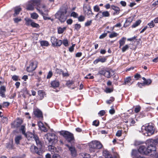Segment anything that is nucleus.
<instances>
[{
  "instance_id": "4",
  "label": "nucleus",
  "mask_w": 158,
  "mask_h": 158,
  "mask_svg": "<svg viewBox=\"0 0 158 158\" xmlns=\"http://www.w3.org/2000/svg\"><path fill=\"white\" fill-rule=\"evenodd\" d=\"M24 136L27 138L28 140H32L34 139L35 141L36 144L41 145V143L40 141L38 136L30 132H27L24 135Z\"/></svg>"
},
{
  "instance_id": "18",
  "label": "nucleus",
  "mask_w": 158,
  "mask_h": 158,
  "mask_svg": "<svg viewBox=\"0 0 158 158\" xmlns=\"http://www.w3.org/2000/svg\"><path fill=\"white\" fill-rule=\"evenodd\" d=\"M131 79L130 77H128L124 79V84L129 85H131L133 82H131Z\"/></svg>"
},
{
  "instance_id": "27",
  "label": "nucleus",
  "mask_w": 158,
  "mask_h": 158,
  "mask_svg": "<svg viewBox=\"0 0 158 158\" xmlns=\"http://www.w3.org/2000/svg\"><path fill=\"white\" fill-rule=\"evenodd\" d=\"M6 147L9 149H12L13 148V145L12 142H10L6 143Z\"/></svg>"
},
{
  "instance_id": "46",
  "label": "nucleus",
  "mask_w": 158,
  "mask_h": 158,
  "mask_svg": "<svg viewBox=\"0 0 158 158\" xmlns=\"http://www.w3.org/2000/svg\"><path fill=\"white\" fill-rule=\"evenodd\" d=\"M118 34L116 32H113L111 33L109 35V37L110 38H113L117 36Z\"/></svg>"
},
{
  "instance_id": "11",
  "label": "nucleus",
  "mask_w": 158,
  "mask_h": 158,
  "mask_svg": "<svg viewBox=\"0 0 158 158\" xmlns=\"http://www.w3.org/2000/svg\"><path fill=\"white\" fill-rule=\"evenodd\" d=\"M30 149L31 152L33 153H36L39 155H41L40 150H38V148L34 145H32L30 147Z\"/></svg>"
},
{
  "instance_id": "13",
  "label": "nucleus",
  "mask_w": 158,
  "mask_h": 158,
  "mask_svg": "<svg viewBox=\"0 0 158 158\" xmlns=\"http://www.w3.org/2000/svg\"><path fill=\"white\" fill-rule=\"evenodd\" d=\"M34 113L35 116L39 119H42L43 118L42 112L38 109H37L34 111Z\"/></svg>"
},
{
  "instance_id": "45",
  "label": "nucleus",
  "mask_w": 158,
  "mask_h": 158,
  "mask_svg": "<svg viewBox=\"0 0 158 158\" xmlns=\"http://www.w3.org/2000/svg\"><path fill=\"white\" fill-rule=\"evenodd\" d=\"M129 46L128 45L126 44L123 46L122 48V51L123 52H125L128 49Z\"/></svg>"
},
{
  "instance_id": "39",
  "label": "nucleus",
  "mask_w": 158,
  "mask_h": 158,
  "mask_svg": "<svg viewBox=\"0 0 158 158\" xmlns=\"http://www.w3.org/2000/svg\"><path fill=\"white\" fill-rule=\"evenodd\" d=\"M151 82H152L151 80L150 79H147V80H146L145 81H144L143 83L141 85H148L150 84H151Z\"/></svg>"
},
{
  "instance_id": "43",
  "label": "nucleus",
  "mask_w": 158,
  "mask_h": 158,
  "mask_svg": "<svg viewBox=\"0 0 158 158\" xmlns=\"http://www.w3.org/2000/svg\"><path fill=\"white\" fill-rule=\"evenodd\" d=\"M113 91V88H106L105 90V92L106 93H109L112 92Z\"/></svg>"
},
{
  "instance_id": "32",
  "label": "nucleus",
  "mask_w": 158,
  "mask_h": 158,
  "mask_svg": "<svg viewBox=\"0 0 158 158\" xmlns=\"http://www.w3.org/2000/svg\"><path fill=\"white\" fill-rule=\"evenodd\" d=\"M19 130L21 132L22 134L24 135L26 133V128L25 125H21L20 127Z\"/></svg>"
},
{
  "instance_id": "53",
  "label": "nucleus",
  "mask_w": 158,
  "mask_h": 158,
  "mask_svg": "<svg viewBox=\"0 0 158 158\" xmlns=\"http://www.w3.org/2000/svg\"><path fill=\"white\" fill-rule=\"evenodd\" d=\"M31 26L35 27L37 28L39 27V25L37 23H36L33 21H32V23H31Z\"/></svg>"
},
{
  "instance_id": "3",
  "label": "nucleus",
  "mask_w": 158,
  "mask_h": 158,
  "mask_svg": "<svg viewBox=\"0 0 158 158\" xmlns=\"http://www.w3.org/2000/svg\"><path fill=\"white\" fill-rule=\"evenodd\" d=\"M44 138L47 140L49 144L52 145L54 144L57 142V137L54 133H48L45 134Z\"/></svg>"
},
{
  "instance_id": "56",
  "label": "nucleus",
  "mask_w": 158,
  "mask_h": 158,
  "mask_svg": "<svg viewBox=\"0 0 158 158\" xmlns=\"http://www.w3.org/2000/svg\"><path fill=\"white\" fill-rule=\"evenodd\" d=\"M62 43L65 46L67 47L68 46V42L67 40H64Z\"/></svg>"
},
{
  "instance_id": "8",
  "label": "nucleus",
  "mask_w": 158,
  "mask_h": 158,
  "mask_svg": "<svg viewBox=\"0 0 158 158\" xmlns=\"http://www.w3.org/2000/svg\"><path fill=\"white\" fill-rule=\"evenodd\" d=\"M151 149L148 148L147 147H146L145 146L141 145L139 146L138 149V152L140 153L147 155L150 153L152 152L150 151Z\"/></svg>"
},
{
  "instance_id": "37",
  "label": "nucleus",
  "mask_w": 158,
  "mask_h": 158,
  "mask_svg": "<svg viewBox=\"0 0 158 158\" xmlns=\"http://www.w3.org/2000/svg\"><path fill=\"white\" fill-rule=\"evenodd\" d=\"M96 19L99 18V19H101L103 18L102 11H100L95 16Z\"/></svg>"
},
{
  "instance_id": "26",
  "label": "nucleus",
  "mask_w": 158,
  "mask_h": 158,
  "mask_svg": "<svg viewBox=\"0 0 158 158\" xmlns=\"http://www.w3.org/2000/svg\"><path fill=\"white\" fill-rule=\"evenodd\" d=\"M15 13H14L13 15L14 16H16L18 15L21 10V8L19 7H16L15 8Z\"/></svg>"
},
{
  "instance_id": "44",
  "label": "nucleus",
  "mask_w": 158,
  "mask_h": 158,
  "mask_svg": "<svg viewBox=\"0 0 158 158\" xmlns=\"http://www.w3.org/2000/svg\"><path fill=\"white\" fill-rule=\"evenodd\" d=\"M42 8L43 9L44 12L45 13H48V12H49V10L46 7V5L45 4L42 5Z\"/></svg>"
},
{
  "instance_id": "1",
  "label": "nucleus",
  "mask_w": 158,
  "mask_h": 158,
  "mask_svg": "<svg viewBox=\"0 0 158 158\" xmlns=\"http://www.w3.org/2000/svg\"><path fill=\"white\" fill-rule=\"evenodd\" d=\"M68 7L67 6H62L55 14V17L61 23L64 22L67 18V15Z\"/></svg>"
},
{
  "instance_id": "23",
  "label": "nucleus",
  "mask_w": 158,
  "mask_h": 158,
  "mask_svg": "<svg viewBox=\"0 0 158 158\" xmlns=\"http://www.w3.org/2000/svg\"><path fill=\"white\" fill-rule=\"evenodd\" d=\"M111 8L114 10V14H118L119 13L120 9L119 8L115 6H111Z\"/></svg>"
},
{
  "instance_id": "48",
  "label": "nucleus",
  "mask_w": 158,
  "mask_h": 158,
  "mask_svg": "<svg viewBox=\"0 0 158 158\" xmlns=\"http://www.w3.org/2000/svg\"><path fill=\"white\" fill-rule=\"evenodd\" d=\"M94 11L97 12H99L100 11V8L99 6L97 5H95L94 6Z\"/></svg>"
},
{
  "instance_id": "64",
  "label": "nucleus",
  "mask_w": 158,
  "mask_h": 158,
  "mask_svg": "<svg viewBox=\"0 0 158 158\" xmlns=\"http://www.w3.org/2000/svg\"><path fill=\"white\" fill-rule=\"evenodd\" d=\"M105 113V112L104 110H102L100 111L98 113V114L101 116H103Z\"/></svg>"
},
{
  "instance_id": "19",
  "label": "nucleus",
  "mask_w": 158,
  "mask_h": 158,
  "mask_svg": "<svg viewBox=\"0 0 158 158\" xmlns=\"http://www.w3.org/2000/svg\"><path fill=\"white\" fill-rule=\"evenodd\" d=\"M34 6H36V9L37 8H39V6L40 5V0H33L31 1Z\"/></svg>"
},
{
  "instance_id": "24",
  "label": "nucleus",
  "mask_w": 158,
  "mask_h": 158,
  "mask_svg": "<svg viewBox=\"0 0 158 158\" xmlns=\"http://www.w3.org/2000/svg\"><path fill=\"white\" fill-rule=\"evenodd\" d=\"M23 123V121L21 119L18 118L17 119L16 124L15 126L16 127L18 128Z\"/></svg>"
},
{
  "instance_id": "34",
  "label": "nucleus",
  "mask_w": 158,
  "mask_h": 158,
  "mask_svg": "<svg viewBox=\"0 0 158 158\" xmlns=\"http://www.w3.org/2000/svg\"><path fill=\"white\" fill-rule=\"evenodd\" d=\"M62 43V42L61 40H57L55 43L53 44L52 45L54 46H60L61 45Z\"/></svg>"
},
{
  "instance_id": "21",
  "label": "nucleus",
  "mask_w": 158,
  "mask_h": 158,
  "mask_svg": "<svg viewBox=\"0 0 158 158\" xmlns=\"http://www.w3.org/2000/svg\"><path fill=\"white\" fill-rule=\"evenodd\" d=\"M22 138L21 135H18L15 136V141L17 145L20 144V141L22 139Z\"/></svg>"
},
{
  "instance_id": "50",
  "label": "nucleus",
  "mask_w": 158,
  "mask_h": 158,
  "mask_svg": "<svg viewBox=\"0 0 158 158\" xmlns=\"http://www.w3.org/2000/svg\"><path fill=\"white\" fill-rule=\"evenodd\" d=\"M13 20L15 23H17L20 22L22 20V19L20 18H17L13 19Z\"/></svg>"
},
{
  "instance_id": "49",
  "label": "nucleus",
  "mask_w": 158,
  "mask_h": 158,
  "mask_svg": "<svg viewBox=\"0 0 158 158\" xmlns=\"http://www.w3.org/2000/svg\"><path fill=\"white\" fill-rule=\"evenodd\" d=\"M1 121L3 123H6L8 122V119L6 117H3L2 118Z\"/></svg>"
},
{
  "instance_id": "9",
  "label": "nucleus",
  "mask_w": 158,
  "mask_h": 158,
  "mask_svg": "<svg viewBox=\"0 0 158 158\" xmlns=\"http://www.w3.org/2000/svg\"><path fill=\"white\" fill-rule=\"evenodd\" d=\"M99 73L101 75H104L106 77L109 78L110 77V75L114 74V72L112 70H102L99 71Z\"/></svg>"
},
{
  "instance_id": "60",
  "label": "nucleus",
  "mask_w": 158,
  "mask_h": 158,
  "mask_svg": "<svg viewBox=\"0 0 158 158\" xmlns=\"http://www.w3.org/2000/svg\"><path fill=\"white\" fill-rule=\"evenodd\" d=\"M40 129L41 131H43L44 132H46L48 131L47 128L44 126V125Z\"/></svg>"
},
{
  "instance_id": "55",
  "label": "nucleus",
  "mask_w": 158,
  "mask_h": 158,
  "mask_svg": "<svg viewBox=\"0 0 158 158\" xmlns=\"http://www.w3.org/2000/svg\"><path fill=\"white\" fill-rule=\"evenodd\" d=\"M56 73L58 74H62V73H63V70L60 69H57L56 70Z\"/></svg>"
},
{
  "instance_id": "54",
  "label": "nucleus",
  "mask_w": 158,
  "mask_h": 158,
  "mask_svg": "<svg viewBox=\"0 0 158 158\" xmlns=\"http://www.w3.org/2000/svg\"><path fill=\"white\" fill-rule=\"evenodd\" d=\"M78 16V14L75 12H73L71 14V16L76 18Z\"/></svg>"
},
{
  "instance_id": "58",
  "label": "nucleus",
  "mask_w": 158,
  "mask_h": 158,
  "mask_svg": "<svg viewBox=\"0 0 158 158\" xmlns=\"http://www.w3.org/2000/svg\"><path fill=\"white\" fill-rule=\"evenodd\" d=\"M122 134V131L121 130H118L116 133V135L118 137H120L121 136Z\"/></svg>"
},
{
  "instance_id": "61",
  "label": "nucleus",
  "mask_w": 158,
  "mask_h": 158,
  "mask_svg": "<svg viewBox=\"0 0 158 158\" xmlns=\"http://www.w3.org/2000/svg\"><path fill=\"white\" fill-rule=\"evenodd\" d=\"M92 21L91 20L87 21L85 23V26L87 27L90 26L92 23Z\"/></svg>"
},
{
  "instance_id": "17",
  "label": "nucleus",
  "mask_w": 158,
  "mask_h": 158,
  "mask_svg": "<svg viewBox=\"0 0 158 158\" xmlns=\"http://www.w3.org/2000/svg\"><path fill=\"white\" fill-rule=\"evenodd\" d=\"M6 91V88L4 86H2L0 88V96L2 97H5V93Z\"/></svg>"
},
{
  "instance_id": "47",
  "label": "nucleus",
  "mask_w": 158,
  "mask_h": 158,
  "mask_svg": "<svg viewBox=\"0 0 158 158\" xmlns=\"http://www.w3.org/2000/svg\"><path fill=\"white\" fill-rule=\"evenodd\" d=\"M57 39L55 37L52 36L51 37V41L52 45L53 44L55 43L56 41H57Z\"/></svg>"
},
{
  "instance_id": "29",
  "label": "nucleus",
  "mask_w": 158,
  "mask_h": 158,
  "mask_svg": "<svg viewBox=\"0 0 158 158\" xmlns=\"http://www.w3.org/2000/svg\"><path fill=\"white\" fill-rule=\"evenodd\" d=\"M40 45L42 46H48L49 45L48 42L46 40H42L40 41Z\"/></svg>"
},
{
  "instance_id": "31",
  "label": "nucleus",
  "mask_w": 158,
  "mask_h": 158,
  "mask_svg": "<svg viewBox=\"0 0 158 158\" xmlns=\"http://www.w3.org/2000/svg\"><path fill=\"white\" fill-rule=\"evenodd\" d=\"M48 150L51 152H54L56 150V148L54 146L52 145H49L48 146Z\"/></svg>"
},
{
  "instance_id": "14",
  "label": "nucleus",
  "mask_w": 158,
  "mask_h": 158,
  "mask_svg": "<svg viewBox=\"0 0 158 158\" xmlns=\"http://www.w3.org/2000/svg\"><path fill=\"white\" fill-rule=\"evenodd\" d=\"M103 155L105 156L106 158H117V155L112 156L107 151H104L103 152Z\"/></svg>"
},
{
  "instance_id": "51",
  "label": "nucleus",
  "mask_w": 158,
  "mask_h": 158,
  "mask_svg": "<svg viewBox=\"0 0 158 158\" xmlns=\"http://www.w3.org/2000/svg\"><path fill=\"white\" fill-rule=\"evenodd\" d=\"M78 20L79 21H83L85 19V17L82 15H81L78 18Z\"/></svg>"
},
{
  "instance_id": "57",
  "label": "nucleus",
  "mask_w": 158,
  "mask_h": 158,
  "mask_svg": "<svg viewBox=\"0 0 158 158\" xmlns=\"http://www.w3.org/2000/svg\"><path fill=\"white\" fill-rule=\"evenodd\" d=\"M148 25L150 27V28L153 27L155 26L153 21V20L151 21L150 23L148 24Z\"/></svg>"
},
{
  "instance_id": "41",
  "label": "nucleus",
  "mask_w": 158,
  "mask_h": 158,
  "mask_svg": "<svg viewBox=\"0 0 158 158\" xmlns=\"http://www.w3.org/2000/svg\"><path fill=\"white\" fill-rule=\"evenodd\" d=\"M31 15V17L34 19H37L39 16L38 15L35 13H32Z\"/></svg>"
},
{
  "instance_id": "16",
  "label": "nucleus",
  "mask_w": 158,
  "mask_h": 158,
  "mask_svg": "<svg viewBox=\"0 0 158 158\" xmlns=\"http://www.w3.org/2000/svg\"><path fill=\"white\" fill-rule=\"evenodd\" d=\"M106 58L105 57H100L94 61V64H96L100 62L102 63H104L106 61Z\"/></svg>"
},
{
  "instance_id": "36",
  "label": "nucleus",
  "mask_w": 158,
  "mask_h": 158,
  "mask_svg": "<svg viewBox=\"0 0 158 158\" xmlns=\"http://www.w3.org/2000/svg\"><path fill=\"white\" fill-rule=\"evenodd\" d=\"M86 14L88 16H89V17H91L94 14V13H92L90 7H89L87 10Z\"/></svg>"
},
{
  "instance_id": "38",
  "label": "nucleus",
  "mask_w": 158,
  "mask_h": 158,
  "mask_svg": "<svg viewBox=\"0 0 158 158\" xmlns=\"http://www.w3.org/2000/svg\"><path fill=\"white\" fill-rule=\"evenodd\" d=\"M141 21L140 20L137 21L132 26V28H135L138 26L141 23Z\"/></svg>"
},
{
  "instance_id": "12",
  "label": "nucleus",
  "mask_w": 158,
  "mask_h": 158,
  "mask_svg": "<svg viewBox=\"0 0 158 158\" xmlns=\"http://www.w3.org/2000/svg\"><path fill=\"white\" fill-rule=\"evenodd\" d=\"M66 146L69 148L72 156L75 157L77 155V151L74 147L70 146L68 144H66Z\"/></svg>"
},
{
  "instance_id": "5",
  "label": "nucleus",
  "mask_w": 158,
  "mask_h": 158,
  "mask_svg": "<svg viewBox=\"0 0 158 158\" xmlns=\"http://www.w3.org/2000/svg\"><path fill=\"white\" fill-rule=\"evenodd\" d=\"M89 146L91 152H94L95 149L101 148L102 146L101 143L97 141H92L89 143Z\"/></svg>"
},
{
  "instance_id": "6",
  "label": "nucleus",
  "mask_w": 158,
  "mask_h": 158,
  "mask_svg": "<svg viewBox=\"0 0 158 158\" xmlns=\"http://www.w3.org/2000/svg\"><path fill=\"white\" fill-rule=\"evenodd\" d=\"M142 129H144L147 132L148 135L153 134L155 131V127L154 124L152 123L147 124L142 127Z\"/></svg>"
},
{
  "instance_id": "10",
  "label": "nucleus",
  "mask_w": 158,
  "mask_h": 158,
  "mask_svg": "<svg viewBox=\"0 0 158 158\" xmlns=\"http://www.w3.org/2000/svg\"><path fill=\"white\" fill-rule=\"evenodd\" d=\"M37 67V64L36 62L31 61L29 66L27 68V71L29 72H32L35 70Z\"/></svg>"
},
{
  "instance_id": "7",
  "label": "nucleus",
  "mask_w": 158,
  "mask_h": 158,
  "mask_svg": "<svg viewBox=\"0 0 158 158\" xmlns=\"http://www.w3.org/2000/svg\"><path fill=\"white\" fill-rule=\"evenodd\" d=\"M61 134L69 142H71L74 139L73 134L69 132L64 131Z\"/></svg>"
},
{
  "instance_id": "30",
  "label": "nucleus",
  "mask_w": 158,
  "mask_h": 158,
  "mask_svg": "<svg viewBox=\"0 0 158 158\" xmlns=\"http://www.w3.org/2000/svg\"><path fill=\"white\" fill-rule=\"evenodd\" d=\"M34 6L31 1L27 6V9L29 10H33L34 9Z\"/></svg>"
},
{
  "instance_id": "40",
  "label": "nucleus",
  "mask_w": 158,
  "mask_h": 158,
  "mask_svg": "<svg viewBox=\"0 0 158 158\" xmlns=\"http://www.w3.org/2000/svg\"><path fill=\"white\" fill-rule=\"evenodd\" d=\"M83 158H90V155L88 153H83L81 154Z\"/></svg>"
},
{
  "instance_id": "25",
  "label": "nucleus",
  "mask_w": 158,
  "mask_h": 158,
  "mask_svg": "<svg viewBox=\"0 0 158 158\" xmlns=\"http://www.w3.org/2000/svg\"><path fill=\"white\" fill-rule=\"evenodd\" d=\"M126 38L125 37H123L119 41V48H121L122 46L123 45L125 42Z\"/></svg>"
},
{
  "instance_id": "2",
  "label": "nucleus",
  "mask_w": 158,
  "mask_h": 158,
  "mask_svg": "<svg viewBox=\"0 0 158 158\" xmlns=\"http://www.w3.org/2000/svg\"><path fill=\"white\" fill-rule=\"evenodd\" d=\"M158 143V139H148L146 141V144L148 148L150 149L152 152L155 153L156 151V146Z\"/></svg>"
},
{
  "instance_id": "35",
  "label": "nucleus",
  "mask_w": 158,
  "mask_h": 158,
  "mask_svg": "<svg viewBox=\"0 0 158 158\" xmlns=\"http://www.w3.org/2000/svg\"><path fill=\"white\" fill-rule=\"evenodd\" d=\"M25 20L26 22L25 23L26 25L27 26H29L30 25H31V23L32 21V20L31 19H25Z\"/></svg>"
},
{
  "instance_id": "20",
  "label": "nucleus",
  "mask_w": 158,
  "mask_h": 158,
  "mask_svg": "<svg viewBox=\"0 0 158 158\" xmlns=\"http://www.w3.org/2000/svg\"><path fill=\"white\" fill-rule=\"evenodd\" d=\"M51 87L53 88L58 87L59 86V83L57 81L54 80L51 82Z\"/></svg>"
},
{
  "instance_id": "63",
  "label": "nucleus",
  "mask_w": 158,
  "mask_h": 158,
  "mask_svg": "<svg viewBox=\"0 0 158 158\" xmlns=\"http://www.w3.org/2000/svg\"><path fill=\"white\" fill-rule=\"evenodd\" d=\"M107 35V33H104L102 34L99 36V39H102L105 37Z\"/></svg>"
},
{
  "instance_id": "62",
  "label": "nucleus",
  "mask_w": 158,
  "mask_h": 158,
  "mask_svg": "<svg viewBox=\"0 0 158 158\" xmlns=\"http://www.w3.org/2000/svg\"><path fill=\"white\" fill-rule=\"evenodd\" d=\"M99 124V122L97 121L96 120H94L93 121V125L97 127L98 126Z\"/></svg>"
},
{
  "instance_id": "59",
  "label": "nucleus",
  "mask_w": 158,
  "mask_h": 158,
  "mask_svg": "<svg viewBox=\"0 0 158 158\" xmlns=\"http://www.w3.org/2000/svg\"><path fill=\"white\" fill-rule=\"evenodd\" d=\"M52 75V71H49V72L48 73L47 75V79H49L50 78Z\"/></svg>"
},
{
  "instance_id": "28",
  "label": "nucleus",
  "mask_w": 158,
  "mask_h": 158,
  "mask_svg": "<svg viewBox=\"0 0 158 158\" xmlns=\"http://www.w3.org/2000/svg\"><path fill=\"white\" fill-rule=\"evenodd\" d=\"M132 21V20L130 18H129L127 19L126 21L125 24L124 25V27H126L129 26Z\"/></svg>"
},
{
  "instance_id": "52",
  "label": "nucleus",
  "mask_w": 158,
  "mask_h": 158,
  "mask_svg": "<svg viewBox=\"0 0 158 158\" xmlns=\"http://www.w3.org/2000/svg\"><path fill=\"white\" fill-rule=\"evenodd\" d=\"M75 29L77 31H78L81 27V26L80 24H76L75 25Z\"/></svg>"
},
{
  "instance_id": "22",
  "label": "nucleus",
  "mask_w": 158,
  "mask_h": 158,
  "mask_svg": "<svg viewBox=\"0 0 158 158\" xmlns=\"http://www.w3.org/2000/svg\"><path fill=\"white\" fill-rule=\"evenodd\" d=\"M38 94L39 96L40 97V100L43 99L44 97L46 96V94L45 93V92L42 90H39L38 92Z\"/></svg>"
},
{
  "instance_id": "42",
  "label": "nucleus",
  "mask_w": 158,
  "mask_h": 158,
  "mask_svg": "<svg viewBox=\"0 0 158 158\" xmlns=\"http://www.w3.org/2000/svg\"><path fill=\"white\" fill-rule=\"evenodd\" d=\"M102 14L103 17H109L110 15V13L107 11H104L103 12L102 11Z\"/></svg>"
},
{
  "instance_id": "33",
  "label": "nucleus",
  "mask_w": 158,
  "mask_h": 158,
  "mask_svg": "<svg viewBox=\"0 0 158 158\" xmlns=\"http://www.w3.org/2000/svg\"><path fill=\"white\" fill-rule=\"evenodd\" d=\"M66 29V27H59L58 28V32L59 34H62Z\"/></svg>"
},
{
  "instance_id": "15",
  "label": "nucleus",
  "mask_w": 158,
  "mask_h": 158,
  "mask_svg": "<svg viewBox=\"0 0 158 158\" xmlns=\"http://www.w3.org/2000/svg\"><path fill=\"white\" fill-rule=\"evenodd\" d=\"M37 10L39 11V13L42 15L44 20L51 19L50 18L47 17V16L48 15V13H44L42 10L38 8H37Z\"/></svg>"
}]
</instances>
